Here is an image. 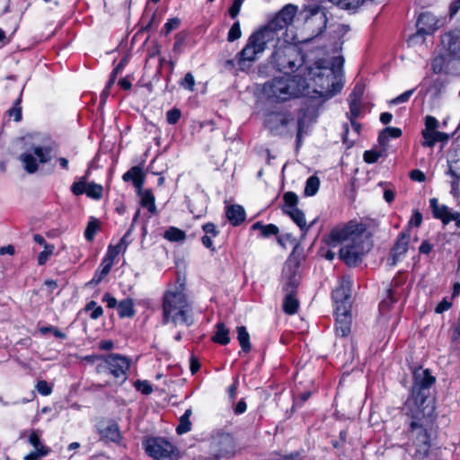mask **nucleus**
<instances>
[{
	"mask_svg": "<svg viewBox=\"0 0 460 460\" xmlns=\"http://www.w3.org/2000/svg\"><path fill=\"white\" fill-rule=\"evenodd\" d=\"M327 244L336 247L341 244L340 257L348 265H355L371 248L368 232L361 224L349 222L334 227L326 239Z\"/></svg>",
	"mask_w": 460,
	"mask_h": 460,
	"instance_id": "1",
	"label": "nucleus"
},
{
	"mask_svg": "<svg viewBox=\"0 0 460 460\" xmlns=\"http://www.w3.org/2000/svg\"><path fill=\"white\" fill-rule=\"evenodd\" d=\"M297 7L294 4L285 5L269 23L250 35L246 44L250 45L256 55H261L268 45H273L275 40L287 36L290 25L296 13Z\"/></svg>",
	"mask_w": 460,
	"mask_h": 460,
	"instance_id": "2",
	"label": "nucleus"
},
{
	"mask_svg": "<svg viewBox=\"0 0 460 460\" xmlns=\"http://www.w3.org/2000/svg\"><path fill=\"white\" fill-rule=\"evenodd\" d=\"M325 59H319L314 65L305 66L302 79H306L311 85L318 87L314 92L325 96H332L340 92L342 85L336 81L332 66Z\"/></svg>",
	"mask_w": 460,
	"mask_h": 460,
	"instance_id": "3",
	"label": "nucleus"
},
{
	"mask_svg": "<svg viewBox=\"0 0 460 460\" xmlns=\"http://www.w3.org/2000/svg\"><path fill=\"white\" fill-rule=\"evenodd\" d=\"M286 37L275 40L274 49L268 62L276 71L289 75L302 69L305 60L298 48L291 44Z\"/></svg>",
	"mask_w": 460,
	"mask_h": 460,
	"instance_id": "4",
	"label": "nucleus"
},
{
	"mask_svg": "<svg viewBox=\"0 0 460 460\" xmlns=\"http://www.w3.org/2000/svg\"><path fill=\"white\" fill-rule=\"evenodd\" d=\"M308 88L306 79H302V75H296L293 77H274L264 84L263 92L270 100L287 102L302 96Z\"/></svg>",
	"mask_w": 460,
	"mask_h": 460,
	"instance_id": "5",
	"label": "nucleus"
},
{
	"mask_svg": "<svg viewBox=\"0 0 460 460\" xmlns=\"http://www.w3.org/2000/svg\"><path fill=\"white\" fill-rule=\"evenodd\" d=\"M163 314L164 323L172 322L175 325L187 326L193 323L191 306L181 288H175L164 294Z\"/></svg>",
	"mask_w": 460,
	"mask_h": 460,
	"instance_id": "6",
	"label": "nucleus"
},
{
	"mask_svg": "<svg viewBox=\"0 0 460 460\" xmlns=\"http://www.w3.org/2000/svg\"><path fill=\"white\" fill-rule=\"evenodd\" d=\"M265 125L273 135L278 136L292 137L296 130L297 146L301 145L302 136L305 132L304 118H299L297 121H295L289 112H270L265 119Z\"/></svg>",
	"mask_w": 460,
	"mask_h": 460,
	"instance_id": "7",
	"label": "nucleus"
},
{
	"mask_svg": "<svg viewBox=\"0 0 460 460\" xmlns=\"http://www.w3.org/2000/svg\"><path fill=\"white\" fill-rule=\"evenodd\" d=\"M430 419L422 420L421 422L411 421L410 423L409 438L411 440L410 454L418 459H424L428 456L430 448V436L428 428Z\"/></svg>",
	"mask_w": 460,
	"mask_h": 460,
	"instance_id": "8",
	"label": "nucleus"
},
{
	"mask_svg": "<svg viewBox=\"0 0 460 460\" xmlns=\"http://www.w3.org/2000/svg\"><path fill=\"white\" fill-rule=\"evenodd\" d=\"M146 453L155 460H177L179 450L164 438H150L144 443Z\"/></svg>",
	"mask_w": 460,
	"mask_h": 460,
	"instance_id": "9",
	"label": "nucleus"
},
{
	"mask_svg": "<svg viewBox=\"0 0 460 460\" xmlns=\"http://www.w3.org/2000/svg\"><path fill=\"white\" fill-rule=\"evenodd\" d=\"M305 29L312 34V37L302 40V44L309 43L312 40H318L319 36L326 28L327 16L324 10L318 6H309L306 10Z\"/></svg>",
	"mask_w": 460,
	"mask_h": 460,
	"instance_id": "10",
	"label": "nucleus"
},
{
	"mask_svg": "<svg viewBox=\"0 0 460 460\" xmlns=\"http://www.w3.org/2000/svg\"><path fill=\"white\" fill-rule=\"evenodd\" d=\"M429 393L411 391V396L404 403L406 413L412 417V421L421 422L429 419L433 407L428 403Z\"/></svg>",
	"mask_w": 460,
	"mask_h": 460,
	"instance_id": "11",
	"label": "nucleus"
},
{
	"mask_svg": "<svg viewBox=\"0 0 460 460\" xmlns=\"http://www.w3.org/2000/svg\"><path fill=\"white\" fill-rule=\"evenodd\" d=\"M20 160L28 173H34L38 170L39 164H45L50 160L49 150V148L36 146L22 153Z\"/></svg>",
	"mask_w": 460,
	"mask_h": 460,
	"instance_id": "12",
	"label": "nucleus"
},
{
	"mask_svg": "<svg viewBox=\"0 0 460 460\" xmlns=\"http://www.w3.org/2000/svg\"><path fill=\"white\" fill-rule=\"evenodd\" d=\"M283 199L285 203L283 211L292 218V220L299 226L301 231L306 233L314 222L309 226L306 225L305 214L296 207L298 201L296 194L292 191H288L284 194Z\"/></svg>",
	"mask_w": 460,
	"mask_h": 460,
	"instance_id": "13",
	"label": "nucleus"
},
{
	"mask_svg": "<svg viewBox=\"0 0 460 460\" xmlns=\"http://www.w3.org/2000/svg\"><path fill=\"white\" fill-rule=\"evenodd\" d=\"M439 21L430 13H422L417 21V31L409 37V43L415 44L424 36L433 34L439 27Z\"/></svg>",
	"mask_w": 460,
	"mask_h": 460,
	"instance_id": "14",
	"label": "nucleus"
},
{
	"mask_svg": "<svg viewBox=\"0 0 460 460\" xmlns=\"http://www.w3.org/2000/svg\"><path fill=\"white\" fill-rule=\"evenodd\" d=\"M210 451L215 458L230 457L234 453L233 438L223 434L214 438L210 443Z\"/></svg>",
	"mask_w": 460,
	"mask_h": 460,
	"instance_id": "15",
	"label": "nucleus"
},
{
	"mask_svg": "<svg viewBox=\"0 0 460 460\" xmlns=\"http://www.w3.org/2000/svg\"><path fill=\"white\" fill-rule=\"evenodd\" d=\"M105 367L116 378H120L122 382L127 379V371L129 368V361L127 358L119 354H111L105 358Z\"/></svg>",
	"mask_w": 460,
	"mask_h": 460,
	"instance_id": "16",
	"label": "nucleus"
},
{
	"mask_svg": "<svg viewBox=\"0 0 460 460\" xmlns=\"http://www.w3.org/2000/svg\"><path fill=\"white\" fill-rule=\"evenodd\" d=\"M299 263L295 259H288L283 269V275L286 280L283 287L284 292H295L300 282L298 272Z\"/></svg>",
	"mask_w": 460,
	"mask_h": 460,
	"instance_id": "17",
	"label": "nucleus"
},
{
	"mask_svg": "<svg viewBox=\"0 0 460 460\" xmlns=\"http://www.w3.org/2000/svg\"><path fill=\"white\" fill-rule=\"evenodd\" d=\"M410 238L411 236L408 232H402L399 234L394 245L391 249L389 257L387 259V264L389 266H395L398 261L405 257L409 247Z\"/></svg>",
	"mask_w": 460,
	"mask_h": 460,
	"instance_id": "18",
	"label": "nucleus"
},
{
	"mask_svg": "<svg viewBox=\"0 0 460 460\" xmlns=\"http://www.w3.org/2000/svg\"><path fill=\"white\" fill-rule=\"evenodd\" d=\"M350 290L351 281L349 278H343L338 288L332 291V299L335 304V309L344 307L347 310L350 308Z\"/></svg>",
	"mask_w": 460,
	"mask_h": 460,
	"instance_id": "19",
	"label": "nucleus"
},
{
	"mask_svg": "<svg viewBox=\"0 0 460 460\" xmlns=\"http://www.w3.org/2000/svg\"><path fill=\"white\" fill-rule=\"evenodd\" d=\"M441 44L450 56L460 54V30H453L441 36Z\"/></svg>",
	"mask_w": 460,
	"mask_h": 460,
	"instance_id": "20",
	"label": "nucleus"
},
{
	"mask_svg": "<svg viewBox=\"0 0 460 460\" xmlns=\"http://www.w3.org/2000/svg\"><path fill=\"white\" fill-rule=\"evenodd\" d=\"M336 332L341 337H346L350 332L351 316L349 310L344 307L336 308Z\"/></svg>",
	"mask_w": 460,
	"mask_h": 460,
	"instance_id": "21",
	"label": "nucleus"
},
{
	"mask_svg": "<svg viewBox=\"0 0 460 460\" xmlns=\"http://www.w3.org/2000/svg\"><path fill=\"white\" fill-rule=\"evenodd\" d=\"M435 383V377L429 370H416L414 372V385L411 391L429 393V387Z\"/></svg>",
	"mask_w": 460,
	"mask_h": 460,
	"instance_id": "22",
	"label": "nucleus"
},
{
	"mask_svg": "<svg viewBox=\"0 0 460 460\" xmlns=\"http://www.w3.org/2000/svg\"><path fill=\"white\" fill-rule=\"evenodd\" d=\"M365 92V85L362 83L356 84L352 93L349 94L348 102L350 113L354 116H359L361 108V100Z\"/></svg>",
	"mask_w": 460,
	"mask_h": 460,
	"instance_id": "23",
	"label": "nucleus"
},
{
	"mask_svg": "<svg viewBox=\"0 0 460 460\" xmlns=\"http://www.w3.org/2000/svg\"><path fill=\"white\" fill-rule=\"evenodd\" d=\"M258 58V55L255 54L250 45L245 44L243 49L236 55V60L239 68L242 71L248 70L252 64Z\"/></svg>",
	"mask_w": 460,
	"mask_h": 460,
	"instance_id": "24",
	"label": "nucleus"
},
{
	"mask_svg": "<svg viewBox=\"0 0 460 460\" xmlns=\"http://www.w3.org/2000/svg\"><path fill=\"white\" fill-rule=\"evenodd\" d=\"M429 203L436 218H439L445 225L450 223V217H452L454 212L447 206L438 204V199L435 198L431 199Z\"/></svg>",
	"mask_w": 460,
	"mask_h": 460,
	"instance_id": "25",
	"label": "nucleus"
},
{
	"mask_svg": "<svg viewBox=\"0 0 460 460\" xmlns=\"http://www.w3.org/2000/svg\"><path fill=\"white\" fill-rule=\"evenodd\" d=\"M122 179L127 182L132 181L137 190H140L144 184L145 175L140 167L134 166L123 174Z\"/></svg>",
	"mask_w": 460,
	"mask_h": 460,
	"instance_id": "26",
	"label": "nucleus"
},
{
	"mask_svg": "<svg viewBox=\"0 0 460 460\" xmlns=\"http://www.w3.org/2000/svg\"><path fill=\"white\" fill-rule=\"evenodd\" d=\"M226 217L234 226H238L245 219V211L240 205H232L226 209Z\"/></svg>",
	"mask_w": 460,
	"mask_h": 460,
	"instance_id": "27",
	"label": "nucleus"
},
{
	"mask_svg": "<svg viewBox=\"0 0 460 460\" xmlns=\"http://www.w3.org/2000/svg\"><path fill=\"white\" fill-rule=\"evenodd\" d=\"M447 84V80L437 77L429 82L427 91L430 93L435 99H439L446 92Z\"/></svg>",
	"mask_w": 460,
	"mask_h": 460,
	"instance_id": "28",
	"label": "nucleus"
},
{
	"mask_svg": "<svg viewBox=\"0 0 460 460\" xmlns=\"http://www.w3.org/2000/svg\"><path fill=\"white\" fill-rule=\"evenodd\" d=\"M100 434L102 438L111 442L118 443L120 440V432L116 423H109L106 427L100 429Z\"/></svg>",
	"mask_w": 460,
	"mask_h": 460,
	"instance_id": "29",
	"label": "nucleus"
},
{
	"mask_svg": "<svg viewBox=\"0 0 460 460\" xmlns=\"http://www.w3.org/2000/svg\"><path fill=\"white\" fill-rule=\"evenodd\" d=\"M138 195L141 198V205L148 209L151 214L156 213V206L155 203V196L150 190H137Z\"/></svg>",
	"mask_w": 460,
	"mask_h": 460,
	"instance_id": "30",
	"label": "nucleus"
},
{
	"mask_svg": "<svg viewBox=\"0 0 460 460\" xmlns=\"http://www.w3.org/2000/svg\"><path fill=\"white\" fill-rule=\"evenodd\" d=\"M401 136L402 130L399 128L387 127L380 132L378 136V142L381 146H385L391 137L397 138Z\"/></svg>",
	"mask_w": 460,
	"mask_h": 460,
	"instance_id": "31",
	"label": "nucleus"
},
{
	"mask_svg": "<svg viewBox=\"0 0 460 460\" xmlns=\"http://www.w3.org/2000/svg\"><path fill=\"white\" fill-rule=\"evenodd\" d=\"M286 296L283 302V310L288 314H293L298 308V300L295 297V292H285Z\"/></svg>",
	"mask_w": 460,
	"mask_h": 460,
	"instance_id": "32",
	"label": "nucleus"
},
{
	"mask_svg": "<svg viewBox=\"0 0 460 460\" xmlns=\"http://www.w3.org/2000/svg\"><path fill=\"white\" fill-rule=\"evenodd\" d=\"M29 442L35 448V453H38L39 456H45L49 454V449L41 443L37 431L33 430L31 433Z\"/></svg>",
	"mask_w": 460,
	"mask_h": 460,
	"instance_id": "33",
	"label": "nucleus"
},
{
	"mask_svg": "<svg viewBox=\"0 0 460 460\" xmlns=\"http://www.w3.org/2000/svg\"><path fill=\"white\" fill-rule=\"evenodd\" d=\"M118 313L120 317H131L135 314L134 302L130 298H126L118 304Z\"/></svg>",
	"mask_w": 460,
	"mask_h": 460,
	"instance_id": "34",
	"label": "nucleus"
},
{
	"mask_svg": "<svg viewBox=\"0 0 460 460\" xmlns=\"http://www.w3.org/2000/svg\"><path fill=\"white\" fill-rule=\"evenodd\" d=\"M217 332L215 335L213 336V341L217 343L226 345L229 343L230 338H229V331L225 326L224 323H218L217 324Z\"/></svg>",
	"mask_w": 460,
	"mask_h": 460,
	"instance_id": "35",
	"label": "nucleus"
},
{
	"mask_svg": "<svg viewBox=\"0 0 460 460\" xmlns=\"http://www.w3.org/2000/svg\"><path fill=\"white\" fill-rule=\"evenodd\" d=\"M237 340L239 344L244 352L251 350L250 334L248 333L244 326L236 327Z\"/></svg>",
	"mask_w": 460,
	"mask_h": 460,
	"instance_id": "36",
	"label": "nucleus"
},
{
	"mask_svg": "<svg viewBox=\"0 0 460 460\" xmlns=\"http://www.w3.org/2000/svg\"><path fill=\"white\" fill-rule=\"evenodd\" d=\"M253 230H260L262 237H270L279 234V227L273 224L262 225L261 222H256L252 225Z\"/></svg>",
	"mask_w": 460,
	"mask_h": 460,
	"instance_id": "37",
	"label": "nucleus"
},
{
	"mask_svg": "<svg viewBox=\"0 0 460 460\" xmlns=\"http://www.w3.org/2000/svg\"><path fill=\"white\" fill-rule=\"evenodd\" d=\"M112 265L113 264L111 263L110 261H106L102 260V261L100 265V268L95 271V274H94L93 279L91 280V283H93V284L100 283L102 280V279L109 274Z\"/></svg>",
	"mask_w": 460,
	"mask_h": 460,
	"instance_id": "38",
	"label": "nucleus"
},
{
	"mask_svg": "<svg viewBox=\"0 0 460 460\" xmlns=\"http://www.w3.org/2000/svg\"><path fill=\"white\" fill-rule=\"evenodd\" d=\"M446 73L453 75H460V54L450 56L447 62Z\"/></svg>",
	"mask_w": 460,
	"mask_h": 460,
	"instance_id": "39",
	"label": "nucleus"
},
{
	"mask_svg": "<svg viewBox=\"0 0 460 460\" xmlns=\"http://www.w3.org/2000/svg\"><path fill=\"white\" fill-rule=\"evenodd\" d=\"M446 73L453 75H460V54L450 56L447 62Z\"/></svg>",
	"mask_w": 460,
	"mask_h": 460,
	"instance_id": "40",
	"label": "nucleus"
},
{
	"mask_svg": "<svg viewBox=\"0 0 460 460\" xmlns=\"http://www.w3.org/2000/svg\"><path fill=\"white\" fill-rule=\"evenodd\" d=\"M164 238L171 242H182L186 238V234L177 227L171 226L165 231Z\"/></svg>",
	"mask_w": 460,
	"mask_h": 460,
	"instance_id": "41",
	"label": "nucleus"
},
{
	"mask_svg": "<svg viewBox=\"0 0 460 460\" xmlns=\"http://www.w3.org/2000/svg\"><path fill=\"white\" fill-rule=\"evenodd\" d=\"M320 180L317 176H310L305 182V196H314L319 190Z\"/></svg>",
	"mask_w": 460,
	"mask_h": 460,
	"instance_id": "42",
	"label": "nucleus"
},
{
	"mask_svg": "<svg viewBox=\"0 0 460 460\" xmlns=\"http://www.w3.org/2000/svg\"><path fill=\"white\" fill-rule=\"evenodd\" d=\"M103 188L100 184L91 182L87 185L86 195L92 199H100L102 196Z\"/></svg>",
	"mask_w": 460,
	"mask_h": 460,
	"instance_id": "43",
	"label": "nucleus"
},
{
	"mask_svg": "<svg viewBox=\"0 0 460 460\" xmlns=\"http://www.w3.org/2000/svg\"><path fill=\"white\" fill-rule=\"evenodd\" d=\"M444 68H447V65L443 56H437L431 60V69L433 73L437 75L440 74L444 71Z\"/></svg>",
	"mask_w": 460,
	"mask_h": 460,
	"instance_id": "44",
	"label": "nucleus"
},
{
	"mask_svg": "<svg viewBox=\"0 0 460 460\" xmlns=\"http://www.w3.org/2000/svg\"><path fill=\"white\" fill-rule=\"evenodd\" d=\"M86 180L87 176H84L80 179L79 181L74 182L71 186V191L76 196L86 193Z\"/></svg>",
	"mask_w": 460,
	"mask_h": 460,
	"instance_id": "45",
	"label": "nucleus"
},
{
	"mask_svg": "<svg viewBox=\"0 0 460 460\" xmlns=\"http://www.w3.org/2000/svg\"><path fill=\"white\" fill-rule=\"evenodd\" d=\"M55 246L52 244L46 245L44 250L38 256L39 265H44L49 257L53 254Z\"/></svg>",
	"mask_w": 460,
	"mask_h": 460,
	"instance_id": "46",
	"label": "nucleus"
},
{
	"mask_svg": "<svg viewBox=\"0 0 460 460\" xmlns=\"http://www.w3.org/2000/svg\"><path fill=\"white\" fill-rule=\"evenodd\" d=\"M241 36H242V31H241L240 22H239V21H237L230 28L228 34H227V40L229 42H233V41L240 39Z\"/></svg>",
	"mask_w": 460,
	"mask_h": 460,
	"instance_id": "47",
	"label": "nucleus"
},
{
	"mask_svg": "<svg viewBox=\"0 0 460 460\" xmlns=\"http://www.w3.org/2000/svg\"><path fill=\"white\" fill-rule=\"evenodd\" d=\"M99 228V224L96 219L92 220L88 223L84 231V237L88 241H92Z\"/></svg>",
	"mask_w": 460,
	"mask_h": 460,
	"instance_id": "48",
	"label": "nucleus"
},
{
	"mask_svg": "<svg viewBox=\"0 0 460 460\" xmlns=\"http://www.w3.org/2000/svg\"><path fill=\"white\" fill-rule=\"evenodd\" d=\"M135 388L145 395H148L153 392L152 385L146 380H137L134 384Z\"/></svg>",
	"mask_w": 460,
	"mask_h": 460,
	"instance_id": "49",
	"label": "nucleus"
},
{
	"mask_svg": "<svg viewBox=\"0 0 460 460\" xmlns=\"http://www.w3.org/2000/svg\"><path fill=\"white\" fill-rule=\"evenodd\" d=\"M414 92H415V89L408 90V91L402 93V94H400L399 96L392 99L389 102V103L392 105H397L400 103L406 102L409 101V99L411 98V96L413 94Z\"/></svg>",
	"mask_w": 460,
	"mask_h": 460,
	"instance_id": "50",
	"label": "nucleus"
},
{
	"mask_svg": "<svg viewBox=\"0 0 460 460\" xmlns=\"http://www.w3.org/2000/svg\"><path fill=\"white\" fill-rule=\"evenodd\" d=\"M435 131L422 130L421 135L424 139L422 142L423 146L433 147L435 146Z\"/></svg>",
	"mask_w": 460,
	"mask_h": 460,
	"instance_id": "51",
	"label": "nucleus"
},
{
	"mask_svg": "<svg viewBox=\"0 0 460 460\" xmlns=\"http://www.w3.org/2000/svg\"><path fill=\"white\" fill-rule=\"evenodd\" d=\"M190 428H191V422H190V419L181 416L180 418V423L176 428V431L178 434L181 435V434H184V433H187L188 431H190Z\"/></svg>",
	"mask_w": 460,
	"mask_h": 460,
	"instance_id": "52",
	"label": "nucleus"
},
{
	"mask_svg": "<svg viewBox=\"0 0 460 460\" xmlns=\"http://www.w3.org/2000/svg\"><path fill=\"white\" fill-rule=\"evenodd\" d=\"M381 156V152L376 150H367L363 154V159L367 164L376 163Z\"/></svg>",
	"mask_w": 460,
	"mask_h": 460,
	"instance_id": "53",
	"label": "nucleus"
},
{
	"mask_svg": "<svg viewBox=\"0 0 460 460\" xmlns=\"http://www.w3.org/2000/svg\"><path fill=\"white\" fill-rule=\"evenodd\" d=\"M122 250L119 248V246H109L107 253L105 257L102 259L106 261H111V263L114 264L115 258L119 255V253Z\"/></svg>",
	"mask_w": 460,
	"mask_h": 460,
	"instance_id": "54",
	"label": "nucleus"
},
{
	"mask_svg": "<svg viewBox=\"0 0 460 460\" xmlns=\"http://www.w3.org/2000/svg\"><path fill=\"white\" fill-rule=\"evenodd\" d=\"M21 97H19L15 102L13 107L9 110V115L13 117L15 121H20L22 119V107L20 106Z\"/></svg>",
	"mask_w": 460,
	"mask_h": 460,
	"instance_id": "55",
	"label": "nucleus"
},
{
	"mask_svg": "<svg viewBox=\"0 0 460 460\" xmlns=\"http://www.w3.org/2000/svg\"><path fill=\"white\" fill-rule=\"evenodd\" d=\"M181 21L179 18L170 19L164 26L163 31L168 35L172 31L176 30L180 26Z\"/></svg>",
	"mask_w": 460,
	"mask_h": 460,
	"instance_id": "56",
	"label": "nucleus"
},
{
	"mask_svg": "<svg viewBox=\"0 0 460 460\" xmlns=\"http://www.w3.org/2000/svg\"><path fill=\"white\" fill-rule=\"evenodd\" d=\"M194 85H195V79H194L193 75L191 73H187L185 75L184 78L182 79V81L181 82V86H182L183 88H185L189 91H193Z\"/></svg>",
	"mask_w": 460,
	"mask_h": 460,
	"instance_id": "57",
	"label": "nucleus"
},
{
	"mask_svg": "<svg viewBox=\"0 0 460 460\" xmlns=\"http://www.w3.org/2000/svg\"><path fill=\"white\" fill-rule=\"evenodd\" d=\"M180 118L181 111L178 109H172L166 112V120L171 125L176 124Z\"/></svg>",
	"mask_w": 460,
	"mask_h": 460,
	"instance_id": "58",
	"label": "nucleus"
},
{
	"mask_svg": "<svg viewBox=\"0 0 460 460\" xmlns=\"http://www.w3.org/2000/svg\"><path fill=\"white\" fill-rule=\"evenodd\" d=\"M438 128V119L430 115L425 117V128L424 130L436 131Z\"/></svg>",
	"mask_w": 460,
	"mask_h": 460,
	"instance_id": "59",
	"label": "nucleus"
},
{
	"mask_svg": "<svg viewBox=\"0 0 460 460\" xmlns=\"http://www.w3.org/2000/svg\"><path fill=\"white\" fill-rule=\"evenodd\" d=\"M37 391L42 395H49L52 393V388L45 380H40L36 385Z\"/></svg>",
	"mask_w": 460,
	"mask_h": 460,
	"instance_id": "60",
	"label": "nucleus"
},
{
	"mask_svg": "<svg viewBox=\"0 0 460 460\" xmlns=\"http://www.w3.org/2000/svg\"><path fill=\"white\" fill-rule=\"evenodd\" d=\"M448 173L452 177L460 180V160L454 161L449 164Z\"/></svg>",
	"mask_w": 460,
	"mask_h": 460,
	"instance_id": "61",
	"label": "nucleus"
},
{
	"mask_svg": "<svg viewBox=\"0 0 460 460\" xmlns=\"http://www.w3.org/2000/svg\"><path fill=\"white\" fill-rule=\"evenodd\" d=\"M202 229L206 234L205 235L216 237L219 234L218 230L217 229V226L213 223H207L203 225Z\"/></svg>",
	"mask_w": 460,
	"mask_h": 460,
	"instance_id": "62",
	"label": "nucleus"
},
{
	"mask_svg": "<svg viewBox=\"0 0 460 460\" xmlns=\"http://www.w3.org/2000/svg\"><path fill=\"white\" fill-rule=\"evenodd\" d=\"M243 3V0H234L229 9V14L232 18H235L239 14Z\"/></svg>",
	"mask_w": 460,
	"mask_h": 460,
	"instance_id": "63",
	"label": "nucleus"
},
{
	"mask_svg": "<svg viewBox=\"0 0 460 460\" xmlns=\"http://www.w3.org/2000/svg\"><path fill=\"white\" fill-rule=\"evenodd\" d=\"M450 193L452 196L458 200L460 199V189H459V180L454 179L451 181V190Z\"/></svg>",
	"mask_w": 460,
	"mask_h": 460,
	"instance_id": "64",
	"label": "nucleus"
}]
</instances>
